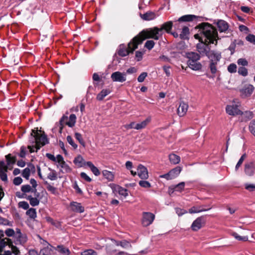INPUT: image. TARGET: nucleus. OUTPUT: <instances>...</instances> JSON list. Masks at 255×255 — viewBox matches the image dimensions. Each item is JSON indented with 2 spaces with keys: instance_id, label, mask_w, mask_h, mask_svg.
Listing matches in <instances>:
<instances>
[{
  "instance_id": "obj_1",
  "label": "nucleus",
  "mask_w": 255,
  "mask_h": 255,
  "mask_svg": "<svg viewBox=\"0 0 255 255\" xmlns=\"http://www.w3.org/2000/svg\"><path fill=\"white\" fill-rule=\"evenodd\" d=\"M201 33L205 37L204 41L198 43L196 45V49L199 52V54L202 56H209L212 55L213 52H216L214 50H210L209 44H217V40L218 39V32L211 24L209 23H203L201 25Z\"/></svg>"
},
{
  "instance_id": "obj_2",
  "label": "nucleus",
  "mask_w": 255,
  "mask_h": 255,
  "mask_svg": "<svg viewBox=\"0 0 255 255\" xmlns=\"http://www.w3.org/2000/svg\"><path fill=\"white\" fill-rule=\"evenodd\" d=\"M41 132V131H39L37 128L32 129L29 139L30 143L32 145H28L27 146L30 153L34 151V148L36 149V151L37 152L42 146L49 143L47 135L45 134L44 132L43 131L42 133Z\"/></svg>"
},
{
  "instance_id": "obj_3",
  "label": "nucleus",
  "mask_w": 255,
  "mask_h": 255,
  "mask_svg": "<svg viewBox=\"0 0 255 255\" xmlns=\"http://www.w3.org/2000/svg\"><path fill=\"white\" fill-rule=\"evenodd\" d=\"M162 37L161 29L156 26L144 29L134 36L135 38H136V41L139 45L141 44L146 39L152 38L157 40Z\"/></svg>"
},
{
  "instance_id": "obj_4",
  "label": "nucleus",
  "mask_w": 255,
  "mask_h": 255,
  "mask_svg": "<svg viewBox=\"0 0 255 255\" xmlns=\"http://www.w3.org/2000/svg\"><path fill=\"white\" fill-rule=\"evenodd\" d=\"M138 45L136 41V38L134 37L128 43L127 47L124 44H120L117 50L116 53L121 57H125L130 53L132 54L138 48Z\"/></svg>"
},
{
  "instance_id": "obj_5",
  "label": "nucleus",
  "mask_w": 255,
  "mask_h": 255,
  "mask_svg": "<svg viewBox=\"0 0 255 255\" xmlns=\"http://www.w3.org/2000/svg\"><path fill=\"white\" fill-rule=\"evenodd\" d=\"M6 164L3 160L0 161V178L4 182L7 181V176L6 172L8 169V166L14 164L16 160L15 156H11V154H8L5 156Z\"/></svg>"
},
{
  "instance_id": "obj_6",
  "label": "nucleus",
  "mask_w": 255,
  "mask_h": 255,
  "mask_svg": "<svg viewBox=\"0 0 255 255\" xmlns=\"http://www.w3.org/2000/svg\"><path fill=\"white\" fill-rule=\"evenodd\" d=\"M186 56L188 59L187 64L193 70L198 71L202 69V65L198 62L201 58V56L195 52H188L186 53Z\"/></svg>"
},
{
  "instance_id": "obj_7",
  "label": "nucleus",
  "mask_w": 255,
  "mask_h": 255,
  "mask_svg": "<svg viewBox=\"0 0 255 255\" xmlns=\"http://www.w3.org/2000/svg\"><path fill=\"white\" fill-rule=\"evenodd\" d=\"M77 117L74 114H71L68 118V116L63 115L59 121V132L61 133L65 125L70 128L75 126L76 122Z\"/></svg>"
},
{
  "instance_id": "obj_8",
  "label": "nucleus",
  "mask_w": 255,
  "mask_h": 255,
  "mask_svg": "<svg viewBox=\"0 0 255 255\" xmlns=\"http://www.w3.org/2000/svg\"><path fill=\"white\" fill-rule=\"evenodd\" d=\"M221 54L219 52H213L212 55L209 56V68L212 74H215L217 71V65L221 59Z\"/></svg>"
},
{
  "instance_id": "obj_9",
  "label": "nucleus",
  "mask_w": 255,
  "mask_h": 255,
  "mask_svg": "<svg viewBox=\"0 0 255 255\" xmlns=\"http://www.w3.org/2000/svg\"><path fill=\"white\" fill-rule=\"evenodd\" d=\"M155 219V215L150 212H144L142 213L141 224L143 227L151 225Z\"/></svg>"
},
{
  "instance_id": "obj_10",
  "label": "nucleus",
  "mask_w": 255,
  "mask_h": 255,
  "mask_svg": "<svg viewBox=\"0 0 255 255\" xmlns=\"http://www.w3.org/2000/svg\"><path fill=\"white\" fill-rule=\"evenodd\" d=\"M111 78L113 82L123 83L127 80L126 73L116 71L111 74Z\"/></svg>"
},
{
  "instance_id": "obj_11",
  "label": "nucleus",
  "mask_w": 255,
  "mask_h": 255,
  "mask_svg": "<svg viewBox=\"0 0 255 255\" xmlns=\"http://www.w3.org/2000/svg\"><path fill=\"white\" fill-rule=\"evenodd\" d=\"M205 223V217L204 216L199 217L193 221L191 228L194 231H197L202 227Z\"/></svg>"
},
{
  "instance_id": "obj_12",
  "label": "nucleus",
  "mask_w": 255,
  "mask_h": 255,
  "mask_svg": "<svg viewBox=\"0 0 255 255\" xmlns=\"http://www.w3.org/2000/svg\"><path fill=\"white\" fill-rule=\"evenodd\" d=\"M226 111L227 114L231 116L241 115L243 114V112L236 105H228L226 107Z\"/></svg>"
},
{
  "instance_id": "obj_13",
  "label": "nucleus",
  "mask_w": 255,
  "mask_h": 255,
  "mask_svg": "<svg viewBox=\"0 0 255 255\" xmlns=\"http://www.w3.org/2000/svg\"><path fill=\"white\" fill-rule=\"evenodd\" d=\"M255 171V163L250 162L245 164L244 171L246 175L253 176Z\"/></svg>"
},
{
  "instance_id": "obj_14",
  "label": "nucleus",
  "mask_w": 255,
  "mask_h": 255,
  "mask_svg": "<svg viewBox=\"0 0 255 255\" xmlns=\"http://www.w3.org/2000/svg\"><path fill=\"white\" fill-rule=\"evenodd\" d=\"M70 207L71 210L74 212L82 213L85 211L84 207L82 206L81 204L77 202H71Z\"/></svg>"
},
{
  "instance_id": "obj_15",
  "label": "nucleus",
  "mask_w": 255,
  "mask_h": 255,
  "mask_svg": "<svg viewBox=\"0 0 255 255\" xmlns=\"http://www.w3.org/2000/svg\"><path fill=\"white\" fill-rule=\"evenodd\" d=\"M137 174L138 176L142 179H146L148 177V171L146 167L139 164L137 167Z\"/></svg>"
},
{
  "instance_id": "obj_16",
  "label": "nucleus",
  "mask_w": 255,
  "mask_h": 255,
  "mask_svg": "<svg viewBox=\"0 0 255 255\" xmlns=\"http://www.w3.org/2000/svg\"><path fill=\"white\" fill-rule=\"evenodd\" d=\"M173 26V22L171 21H169L167 22H166L162 24L160 27H159V29H161V34L163 35L164 33L163 30H165L166 32L167 33H171V30Z\"/></svg>"
},
{
  "instance_id": "obj_17",
  "label": "nucleus",
  "mask_w": 255,
  "mask_h": 255,
  "mask_svg": "<svg viewBox=\"0 0 255 255\" xmlns=\"http://www.w3.org/2000/svg\"><path fill=\"white\" fill-rule=\"evenodd\" d=\"M188 108V105L186 103L183 102H181L177 109L178 115L180 117L184 116L187 111Z\"/></svg>"
},
{
  "instance_id": "obj_18",
  "label": "nucleus",
  "mask_w": 255,
  "mask_h": 255,
  "mask_svg": "<svg viewBox=\"0 0 255 255\" xmlns=\"http://www.w3.org/2000/svg\"><path fill=\"white\" fill-rule=\"evenodd\" d=\"M216 24L220 32L226 31L229 28L228 23L224 20H218Z\"/></svg>"
},
{
  "instance_id": "obj_19",
  "label": "nucleus",
  "mask_w": 255,
  "mask_h": 255,
  "mask_svg": "<svg viewBox=\"0 0 255 255\" xmlns=\"http://www.w3.org/2000/svg\"><path fill=\"white\" fill-rule=\"evenodd\" d=\"M31 171H35V166L32 163H29L28 167L25 168L22 172V176L26 179H29Z\"/></svg>"
},
{
  "instance_id": "obj_20",
  "label": "nucleus",
  "mask_w": 255,
  "mask_h": 255,
  "mask_svg": "<svg viewBox=\"0 0 255 255\" xmlns=\"http://www.w3.org/2000/svg\"><path fill=\"white\" fill-rule=\"evenodd\" d=\"M21 190L23 193H28L30 192L34 193V196L39 197L40 195L39 193L37 192L36 189H32L29 185H23L21 187Z\"/></svg>"
},
{
  "instance_id": "obj_21",
  "label": "nucleus",
  "mask_w": 255,
  "mask_h": 255,
  "mask_svg": "<svg viewBox=\"0 0 255 255\" xmlns=\"http://www.w3.org/2000/svg\"><path fill=\"white\" fill-rule=\"evenodd\" d=\"M27 240V236L25 234H22L19 236H15L14 243L16 245H23Z\"/></svg>"
},
{
  "instance_id": "obj_22",
  "label": "nucleus",
  "mask_w": 255,
  "mask_h": 255,
  "mask_svg": "<svg viewBox=\"0 0 255 255\" xmlns=\"http://www.w3.org/2000/svg\"><path fill=\"white\" fill-rule=\"evenodd\" d=\"M54 249L62 255H69L70 254V250L63 245H58Z\"/></svg>"
},
{
  "instance_id": "obj_23",
  "label": "nucleus",
  "mask_w": 255,
  "mask_h": 255,
  "mask_svg": "<svg viewBox=\"0 0 255 255\" xmlns=\"http://www.w3.org/2000/svg\"><path fill=\"white\" fill-rule=\"evenodd\" d=\"M111 91L110 89H103L97 96L96 99L98 101H101L104 98L110 94Z\"/></svg>"
},
{
  "instance_id": "obj_24",
  "label": "nucleus",
  "mask_w": 255,
  "mask_h": 255,
  "mask_svg": "<svg viewBox=\"0 0 255 255\" xmlns=\"http://www.w3.org/2000/svg\"><path fill=\"white\" fill-rule=\"evenodd\" d=\"M85 165H86L88 167H89L91 171L93 173V174L96 176H99L100 174V172L99 170L96 167L92 162L91 161H87L85 163Z\"/></svg>"
},
{
  "instance_id": "obj_25",
  "label": "nucleus",
  "mask_w": 255,
  "mask_h": 255,
  "mask_svg": "<svg viewBox=\"0 0 255 255\" xmlns=\"http://www.w3.org/2000/svg\"><path fill=\"white\" fill-rule=\"evenodd\" d=\"M181 170L182 168L180 166H176L174 168L170 170L169 173L171 179H173L177 177L180 173Z\"/></svg>"
},
{
  "instance_id": "obj_26",
  "label": "nucleus",
  "mask_w": 255,
  "mask_h": 255,
  "mask_svg": "<svg viewBox=\"0 0 255 255\" xmlns=\"http://www.w3.org/2000/svg\"><path fill=\"white\" fill-rule=\"evenodd\" d=\"M141 17L145 20H151L154 19L155 17V13L151 11H148L143 14H140Z\"/></svg>"
},
{
  "instance_id": "obj_27",
  "label": "nucleus",
  "mask_w": 255,
  "mask_h": 255,
  "mask_svg": "<svg viewBox=\"0 0 255 255\" xmlns=\"http://www.w3.org/2000/svg\"><path fill=\"white\" fill-rule=\"evenodd\" d=\"M150 122V119L148 118L140 123L135 124V129L139 130L145 128Z\"/></svg>"
},
{
  "instance_id": "obj_28",
  "label": "nucleus",
  "mask_w": 255,
  "mask_h": 255,
  "mask_svg": "<svg viewBox=\"0 0 255 255\" xmlns=\"http://www.w3.org/2000/svg\"><path fill=\"white\" fill-rule=\"evenodd\" d=\"M210 209H211V208H210L208 209H206L202 208L201 206H193L189 209L188 212L190 214H194V213H200V212H203V211H206Z\"/></svg>"
},
{
  "instance_id": "obj_29",
  "label": "nucleus",
  "mask_w": 255,
  "mask_h": 255,
  "mask_svg": "<svg viewBox=\"0 0 255 255\" xmlns=\"http://www.w3.org/2000/svg\"><path fill=\"white\" fill-rule=\"evenodd\" d=\"M74 163L79 167H82L83 165H85L84 164L86 162L84 161L83 157L79 155L77 156L73 160Z\"/></svg>"
},
{
  "instance_id": "obj_30",
  "label": "nucleus",
  "mask_w": 255,
  "mask_h": 255,
  "mask_svg": "<svg viewBox=\"0 0 255 255\" xmlns=\"http://www.w3.org/2000/svg\"><path fill=\"white\" fill-rule=\"evenodd\" d=\"M196 18V16L194 15H185L179 18V21L185 22L191 21Z\"/></svg>"
},
{
  "instance_id": "obj_31",
  "label": "nucleus",
  "mask_w": 255,
  "mask_h": 255,
  "mask_svg": "<svg viewBox=\"0 0 255 255\" xmlns=\"http://www.w3.org/2000/svg\"><path fill=\"white\" fill-rule=\"evenodd\" d=\"M189 34V29L186 26L182 27V31L179 34V37L181 39H185L188 38V35Z\"/></svg>"
},
{
  "instance_id": "obj_32",
  "label": "nucleus",
  "mask_w": 255,
  "mask_h": 255,
  "mask_svg": "<svg viewBox=\"0 0 255 255\" xmlns=\"http://www.w3.org/2000/svg\"><path fill=\"white\" fill-rule=\"evenodd\" d=\"M38 197L35 196V197H32L31 195H28L26 199L29 201L30 204L32 206H36L39 204V200L38 199Z\"/></svg>"
},
{
  "instance_id": "obj_33",
  "label": "nucleus",
  "mask_w": 255,
  "mask_h": 255,
  "mask_svg": "<svg viewBox=\"0 0 255 255\" xmlns=\"http://www.w3.org/2000/svg\"><path fill=\"white\" fill-rule=\"evenodd\" d=\"M254 87L252 85H248L243 89V93L246 96L251 95L254 90Z\"/></svg>"
},
{
  "instance_id": "obj_34",
  "label": "nucleus",
  "mask_w": 255,
  "mask_h": 255,
  "mask_svg": "<svg viewBox=\"0 0 255 255\" xmlns=\"http://www.w3.org/2000/svg\"><path fill=\"white\" fill-rule=\"evenodd\" d=\"M169 159L170 162L173 164H178L180 161V156L173 153L169 155Z\"/></svg>"
},
{
  "instance_id": "obj_35",
  "label": "nucleus",
  "mask_w": 255,
  "mask_h": 255,
  "mask_svg": "<svg viewBox=\"0 0 255 255\" xmlns=\"http://www.w3.org/2000/svg\"><path fill=\"white\" fill-rule=\"evenodd\" d=\"M116 190L120 195L123 196L125 197H126L128 196V190L120 186H117L116 187Z\"/></svg>"
},
{
  "instance_id": "obj_36",
  "label": "nucleus",
  "mask_w": 255,
  "mask_h": 255,
  "mask_svg": "<svg viewBox=\"0 0 255 255\" xmlns=\"http://www.w3.org/2000/svg\"><path fill=\"white\" fill-rule=\"evenodd\" d=\"M102 174L103 176L110 181H113L114 178V175L111 171L105 170L103 171Z\"/></svg>"
},
{
  "instance_id": "obj_37",
  "label": "nucleus",
  "mask_w": 255,
  "mask_h": 255,
  "mask_svg": "<svg viewBox=\"0 0 255 255\" xmlns=\"http://www.w3.org/2000/svg\"><path fill=\"white\" fill-rule=\"evenodd\" d=\"M59 165L63 169V170L61 169L60 172L62 173H70L71 171V168L65 161L62 162Z\"/></svg>"
},
{
  "instance_id": "obj_38",
  "label": "nucleus",
  "mask_w": 255,
  "mask_h": 255,
  "mask_svg": "<svg viewBox=\"0 0 255 255\" xmlns=\"http://www.w3.org/2000/svg\"><path fill=\"white\" fill-rule=\"evenodd\" d=\"M52 253L51 247H47L40 250V255H52Z\"/></svg>"
},
{
  "instance_id": "obj_39",
  "label": "nucleus",
  "mask_w": 255,
  "mask_h": 255,
  "mask_svg": "<svg viewBox=\"0 0 255 255\" xmlns=\"http://www.w3.org/2000/svg\"><path fill=\"white\" fill-rule=\"evenodd\" d=\"M26 214L32 219H35L37 217L36 210L32 208L27 210Z\"/></svg>"
},
{
  "instance_id": "obj_40",
  "label": "nucleus",
  "mask_w": 255,
  "mask_h": 255,
  "mask_svg": "<svg viewBox=\"0 0 255 255\" xmlns=\"http://www.w3.org/2000/svg\"><path fill=\"white\" fill-rule=\"evenodd\" d=\"M44 184L47 185L46 188L48 191L53 194H56L57 193V189L56 187L50 185L47 181H45Z\"/></svg>"
},
{
  "instance_id": "obj_41",
  "label": "nucleus",
  "mask_w": 255,
  "mask_h": 255,
  "mask_svg": "<svg viewBox=\"0 0 255 255\" xmlns=\"http://www.w3.org/2000/svg\"><path fill=\"white\" fill-rule=\"evenodd\" d=\"M0 225L11 227L12 226V222L0 216Z\"/></svg>"
},
{
  "instance_id": "obj_42",
  "label": "nucleus",
  "mask_w": 255,
  "mask_h": 255,
  "mask_svg": "<svg viewBox=\"0 0 255 255\" xmlns=\"http://www.w3.org/2000/svg\"><path fill=\"white\" fill-rule=\"evenodd\" d=\"M75 137L76 139L79 142V143L83 146L85 147V142L84 140L83 139L82 134L79 132H75Z\"/></svg>"
},
{
  "instance_id": "obj_43",
  "label": "nucleus",
  "mask_w": 255,
  "mask_h": 255,
  "mask_svg": "<svg viewBox=\"0 0 255 255\" xmlns=\"http://www.w3.org/2000/svg\"><path fill=\"white\" fill-rule=\"evenodd\" d=\"M48 169L51 172L48 174V179L51 180H55L57 179V174L56 171L50 168H49Z\"/></svg>"
},
{
  "instance_id": "obj_44",
  "label": "nucleus",
  "mask_w": 255,
  "mask_h": 255,
  "mask_svg": "<svg viewBox=\"0 0 255 255\" xmlns=\"http://www.w3.org/2000/svg\"><path fill=\"white\" fill-rule=\"evenodd\" d=\"M232 236L236 239L240 241H247L248 240V237L247 236H241L235 232L232 233Z\"/></svg>"
},
{
  "instance_id": "obj_45",
  "label": "nucleus",
  "mask_w": 255,
  "mask_h": 255,
  "mask_svg": "<svg viewBox=\"0 0 255 255\" xmlns=\"http://www.w3.org/2000/svg\"><path fill=\"white\" fill-rule=\"evenodd\" d=\"M106 253L108 255H113L117 252L116 249L112 245H107L106 247Z\"/></svg>"
},
{
  "instance_id": "obj_46",
  "label": "nucleus",
  "mask_w": 255,
  "mask_h": 255,
  "mask_svg": "<svg viewBox=\"0 0 255 255\" xmlns=\"http://www.w3.org/2000/svg\"><path fill=\"white\" fill-rule=\"evenodd\" d=\"M239 74L243 76H247L248 74V69L244 67H240L238 69Z\"/></svg>"
},
{
  "instance_id": "obj_47",
  "label": "nucleus",
  "mask_w": 255,
  "mask_h": 255,
  "mask_svg": "<svg viewBox=\"0 0 255 255\" xmlns=\"http://www.w3.org/2000/svg\"><path fill=\"white\" fill-rule=\"evenodd\" d=\"M185 187V182H181L175 186L174 188V191L181 192L184 190Z\"/></svg>"
},
{
  "instance_id": "obj_48",
  "label": "nucleus",
  "mask_w": 255,
  "mask_h": 255,
  "mask_svg": "<svg viewBox=\"0 0 255 255\" xmlns=\"http://www.w3.org/2000/svg\"><path fill=\"white\" fill-rule=\"evenodd\" d=\"M155 45V42L152 40H149L146 41L145 43L144 47L148 50H151L153 48Z\"/></svg>"
},
{
  "instance_id": "obj_49",
  "label": "nucleus",
  "mask_w": 255,
  "mask_h": 255,
  "mask_svg": "<svg viewBox=\"0 0 255 255\" xmlns=\"http://www.w3.org/2000/svg\"><path fill=\"white\" fill-rule=\"evenodd\" d=\"M121 247L123 248H131L132 246L130 244V242L126 240L121 241Z\"/></svg>"
},
{
  "instance_id": "obj_50",
  "label": "nucleus",
  "mask_w": 255,
  "mask_h": 255,
  "mask_svg": "<svg viewBox=\"0 0 255 255\" xmlns=\"http://www.w3.org/2000/svg\"><path fill=\"white\" fill-rule=\"evenodd\" d=\"M250 132L255 136V119L252 120L249 125Z\"/></svg>"
},
{
  "instance_id": "obj_51",
  "label": "nucleus",
  "mask_w": 255,
  "mask_h": 255,
  "mask_svg": "<svg viewBox=\"0 0 255 255\" xmlns=\"http://www.w3.org/2000/svg\"><path fill=\"white\" fill-rule=\"evenodd\" d=\"M66 139L67 142L74 148V149H76L77 148L78 145L74 142L71 136L68 135Z\"/></svg>"
},
{
  "instance_id": "obj_52",
  "label": "nucleus",
  "mask_w": 255,
  "mask_h": 255,
  "mask_svg": "<svg viewBox=\"0 0 255 255\" xmlns=\"http://www.w3.org/2000/svg\"><path fill=\"white\" fill-rule=\"evenodd\" d=\"M138 183L139 185L143 188H149L151 187V184L147 181L140 180Z\"/></svg>"
},
{
  "instance_id": "obj_53",
  "label": "nucleus",
  "mask_w": 255,
  "mask_h": 255,
  "mask_svg": "<svg viewBox=\"0 0 255 255\" xmlns=\"http://www.w3.org/2000/svg\"><path fill=\"white\" fill-rule=\"evenodd\" d=\"M228 71L231 73L237 72V65L234 63L230 64L228 67Z\"/></svg>"
},
{
  "instance_id": "obj_54",
  "label": "nucleus",
  "mask_w": 255,
  "mask_h": 255,
  "mask_svg": "<svg viewBox=\"0 0 255 255\" xmlns=\"http://www.w3.org/2000/svg\"><path fill=\"white\" fill-rule=\"evenodd\" d=\"M241 115H243L244 117L246 119V120H249L252 119L253 117V112L250 111H246L245 112H243V114Z\"/></svg>"
},
{
  "instance_id": "obj_55",
  "label": "nucleus",
  "mask_w": 255,
  "mask_h": 255,
  "mask_svg": "<svg viewBox=\"0 0 255 255\" xmlns=\"http://www.w3.org/2000/svg\"><path fill=\"white\" fill-rule=\"evenodd\" d=\"M81 255H97V253L94 250L90 249L82 252Z\"/></svg>"
},
{
  "instance_id": "obj_56",
  "label": "nucleus",
  "mask_w": 255,
  "mask_h": 255,
  "mask_svg": "<svg viewBox=\"0 0 255 255\" xmlns=\"http://www.w3.org/2000/svg\"><path fill=\"white\" fill-rule=\"evenodd\" d=\"M4 233H5V235L8 237H14V236H15V232L13 230V229H10V228L7 229L5 231Z\"/></svg>"
},
{
  "instance_id": "obj_57",
  "label": "nucleus",
  "mask_w": 255,
  "mask_h": 255,
  "mask_svg": "<svg viewBox=\"0 0 255 255\" xmlns=\"http://www.w3.org/2000/svg\"><path fill=\"white\" fill-rule=\"evenodd\" d=\"M18 205L19 207L24 210H28L29 207L28 203L25 201H21L19 202Z\"/></svg>"
},
{
  "instance_id": "obj_58",
  "label": "nucleus",
  "mask_w": 255,
  "mask_h": 255,
  "mask_svg": "<svg viewBox=\"0 0 255 255\" xmlns=\"http://www.w3.org/2000/svg\"><path fill=\"white\" fill-rule=\"evenodd\" d=\"M147 73L146 72H142L137 78L138 82L141 83L144 81L145 78L147 77Z\"/></svg>"
},
{
  "instance_id": "obj_59",
  "label": "nucleus",
  "mask_w": 255,
  "mask_h": 255,
  "mask_svg": "<svg viewBox=\"0 0 255 255\" xmlns=\"http://www.w3.org/2000/svg\"><path fill=\"white\" fill-rule=\"evenodd\" d=\"M246 38L247 41L255 45V35L250 34Z\"/></svg>"
},
{
  "instance_id": "obj_60",
  "label": "nucleus",
  "mask_w": 255,
  "mask_h": 255,
  "mask_svg": "<svg viewBox=\"0 0 255 255\" xmlns=\"http://www.w3.org/2000/svg\"><path fill=\"white\" fill-rule=\"evenodd\" d=\"M237 63L239 65L243 66H246L248 65V62L246 59L240 58L238 60Z\"/></svg>"
},
{
  "instance_id": "obj_61",
  "label": "nucleus",
  "mask_w": 255,
  "mask_h": 255,
  "mask_svg": "<svg viewBox=\"0 0 255 255\" xmlns=\"http://www.w3.org/2000/svg\"><path fill=\"white\" fill-rule=\"evenodd\" d=\"M143 52L140 51H137L135 52V58L137 61H140L142 59Z\"/></svg>"
},
{
  "instance_id": "obj_62",
  "label": "nucleus",
  "mask_w": 255,
  "mask_h": 255,
  "mask_svg": "<svg viewBox=\"0 0 255 255\" xmlns=\"http://www.w3.org/2000/svg\"><path fill=\"white\" fill-rule=\"evenodd\" d=\"M245 188L250 192L255 191V185L252 184H246L245 185Z\"/></svg>"
},
{
  "instance_id": "obj_63",
  "label": "nucleus",
  "mask_w": 255,
  "mask_h": 255,
  "mask_svg": "<svg viewBox=\"0 0 255 255\" xmlns=\"http://www.w3.org/2000/svg\"><path fill=\"white\" fill-rule=\"evenodd\" d=\"M26 147L24 146H22L20 147V153H19L18 155L20 157H22V158L25 157V156L26 155Z\"/></svg>"
},
{
  "instance_id": "obj_64",
  "label": "nucleus",
  "mask_w": 255,
  "mask_h": 255,
  "mask_svg": "<svg viewBox=\"0 0 255 255\" xmlns=\"http://www.w3.org/2000/svg\"><path fill=\"white\" fill-rule=\"evenodd\" d=\"M80 176L82 178L84 179L87 182H90L92 181L91 178L89 177L85 172H81Z\"/></svg>"
}]
</instances>
